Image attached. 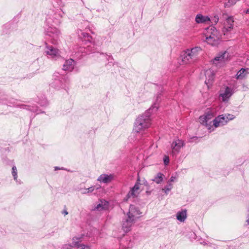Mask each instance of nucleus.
I'll use <instances>...</instances> for the list:
<instances>
[{
  "mask_svg": "<svg viewBox=\"0 0 249 249\" xmlns=\"http://www.w3.org/2000/svg\"><path fill=\"white\" fill-rule=\"evenodd\" d=\"M53 0L59 8H57L54 6V8L47 15L45 21V34L51 38V42L53 44H57L60 36V31L53 26V24L59 25L61 23L62 18L65 14L61 8L64 6V3L62 0Z\"/></svg>",
  "mask_w": 249,
  "mask_h": 249,
  "instance_id": "f257e3e1",
  "label": "nucleus"
},
{
  "mask_svg": "<svg viewBox=\"0 0 249 249\" xmlns=\"http://www.w3.org/2000/svg\"><path fill=\"white\" fill-rule=\"evenodd\" d=\"M161 96V93L157 94L156 101L151 107L144 114L137 118L134 125V129L136 132H140L149 127L151 124L150 114L153 111H156L158 110Z\"/></svg>",
  "mask_w": 249,
  "mask_h": 249,
  "instance_id": "f03ea898",
  "label": "nucleus"
},
{
  "mask_svg": "<svg viewBox=\"0 0 249 249\" xmlns=\"http://www.w3.org/2000/svg\"><path fill=\"white\" fill-rule=\"evenodd\" d=\"M80 29L77 31V34L79 38L81 40L83 43L82 48L84 50L81 51L82 53H85L86 54L89 53H94V44L93 43V38L89 33L84 32V29H88L89 31L91 30L89 28V23L88 20L84 21L83 22L81 23L79 25Z\"/></svg>",
  "mask_w": 249,
  "mask_h": 249,
  "instance_id": "7ed1b4c3",
  "label": "nucleus"
},
{
  "mask_svg": "<svg viewBox=\"0 0 249 249\" xmlns=\"http://www.w3.org/2000/svg\"><path fill=\"white\" fill-rule=\"evenodd\" d=\"M18 101L14 98H8L6 97H2L0 98V103L2 104H5L8 106L13 107H18L21 109H26L32 112L38 114L39 113H43L44 112L42 111L36 106L35 105H29L20 104L18 103Z\"/></svg>",
  "mask_w": 249,
  "mask_h": 249,
  "instance_id": "20e7f679",
  "label": "nucleus"
},
{
  "mask_svg": "<svg viewBox=\"0 0 249 249\" xmlns=\"http://www.w3.org/2000/svg\"><path fill=\"white\" fill-rule=\"evenodd\" d=\"M53 81L50 85L53 88L59 90L61 89H66L69 84V79L66 75L55 72L53 75Z\"/></svg>",
  "mask_w": 249,
  "mask_h": 249,
  "instance_id": "39448f33",
  "label": "nucleus"
},
{
  "mask_svg": "<svg viewBox=\"0 0 249 249\" xmlns=\"http://www.w3.org/2000/svg\"><path fill=\"white\" fill-rule=\"evenodd\" d=\"M206 33V40L207 42L212 46H215L219 43V37L218 33L215 27L211 26L207 29Z\"/></svg>",
  "mask_w": 249,
  "mask_h": 249,
  "instance_id": "423d86ee",
  "label": "nucleus"
},
{
  "mask_svg": "<svg viewBox=\"0 0 249 249\" xmlns=\"http://www.w3.org/2000/svg\"><path fill=\"white\" fill-rule=\"evenodd\" d=\"M197 49V48H194L191 50H187L181 53L180 58L181 59L183 64L190 63L191 60L196 58Z\"/></svg>",
  "mask_w": 249,
  "mask_h": 249,
  "instance_id": "0eeeda50",
  "label": "nucleus"
},
{
  "mask_svg": "<svg viewBox=\"0 0 249 249\" xmlns=\"http://www.w3.org/2000/svg\"><path fill=\"white\" fill-rule=\"evenodd\" d=\"M229 57L230 54L227 51H222L214 58L213 62L217 66H222L229 60Z\"/></svg>",
  "mask_w": 249,
  "mask_h": 249,
  "instance_id": "6e6552de",
  "label": "nucleus"
},
{
  "mask_svg": "<svg viewBox=\"0 0 249 249\" xmlns=\"http://www.w3.org/2000/svg\"><path fill=\"white\" fill-rule=\"evenodd\" d=\"M234 92V91L233 88L226 86L224 91L222 90H220L219 96L222 102H228Z\"/></svg>",
  "mask_w": 249,
  "mask_h": 249,
  "instance_id": "1a4fd4ad",
  "label": "nucleus"
},
{
  "mask_svg": "<svg viewBox=\"0 0 249 249\" xmlns=\"http://www.w3.org/2000/svg\"><path fill=\"white\" fill-rule=\"evenodd\" d=\"M139 179H138L137 182L134 185V186L131 188L130 191L128 193L126 196V197L125 198V200L127 201L128 199L130 198H135L137 197L140 194L141 190L140 188L141 184L139 182H138Z\"/></svg>",
  "mask_w": 249,
  "mask_h": 249,
  "instance_id": "9d476101",
  "label": "nucleus"
},
{
  "mask_svg": "<svg viewBox=\"0 0 249 249\" xmlns=\"http://www.w3.org/2000/svg\"><path fill=\"white\" fill-rule=\"evenodd\" d=\"M141 213L139 210L134 205H130L128 212L127 213V217L136 221L140 217Z\"/></svg>",
  "mask_w": 249,
  "mask_h": 249,
  "instance_id": "9b49d317",
  "label": "nucleus"
},
{
  "mask_svg": "<svg viewBox=\"0 0 249 249\" xmlns=\"http://www.w3.org/2000/svg\"><path fill=\"white\" fill-rule=\"evenodd\" d=\"M45 50L44 53L49 57L53 58L59 55V51L57 49L52 46H49L45 43Z\"/></svg>",
  "mask_w": 249,
  "mask_h": 249,
  "instance_id": "f8f14e48",
  "label": "nucleus"
},
{
  "mask_svg": "<svg viewBox=\"0 0 249 249\" xmlns=\"http://www.w3.org/2000/svg\"><path fill=\"white\" fill-rule=\"evenodd\" d=\"M184 145L183 141L181 140H175L171 144L172 153L174 155L178 153L181 147Z\"/></svg>",
  "mask_w": 249,
  "mask_h": 249,
  "instance_id": "ddd939ff",
  "label": "nucleus"
},
{
  "mask_svg": "<svg viewBox=\"0 0 249 249\" xmlns=\"http://www.w3.org/2000/svg\"><path fill=\"white\" fill-rule=\"evenodd\" d=\"M228 122L226 115H219L213 120V125L215 127H217L226 124Z\"/></svg>",
  "mask_w": 249,
  "mask_h": 249,
  "instance_id": "4468645a",
  "label": "nucleus"
},
{
  "mask_svg": "<svg viewBox=\"0 0 249 249\" xmlns=\"http://www.w3.org/2000/svg\"><path fill=\"white\" fill-rule=\"evenodd\" d=\"M152 153H148V151H144V153H140L137 157V159L142 162L143 166H148V164L147 162V160L149 159H151L152 158Z\"/></svg>",
  "mask_w": 249,
  "mask_h": 249,
  "instance_id": "2eb2a0df",
  "label": "nucleus"
},
{
  "mask_svg": "<svg viewBox=\"0 0 249 249\" xmlns=\"http://www.w3.org/2000/svg\"><path fill=\"white\" fill-rule=\"evenodd\" d=\"M76 65V62L72 59L70 58L66 60L63 65L62 70L64 71L71 72L74 70Z\"/></svg>",
  "mask_w": 249,
  "mask_h": 249,
  "instance_id": "dca6fc26",
  "label": "nucleus"
},
{
  "mask_svg": "<svg viewBox=\"0 0 249 249\" xmlns=\"http://www.w3.org/2000/svg\"><path fill=\"white\" fill-rule=\"evenodd\" d=\"M233 22L234 20L232 17L230 16L227 18L223 29V32L224 34L232 29L233 27Z\"/></svg>",
  "mask_w": 249,
  "mask_h": 249,
  "instance_id": "f3484780",
  "label": "nucleus"
},
{
  "mask_svg": "<svg viewBox=\"0 0 249 249\" xmlns=\"http://www.w3.org/2000/svg\"><path fill=\"white\" fill-rule=\"evenodd\" d=\"M135 222L132 219L127 217L123 221L122 228L124 231L127 232L130 231L132 226Z\"/></svg>",
  "mask_w": 249,
  "mask_h": 249,
  "instance_id": "a211bd4d",
  "label": "nucleus"
},
{
  "mask_svg": "<svg viewBox=\"0 0 249 249\" xmlns=\"http://www.w3.org/2000/svg\"><path fill=\"white\" fill-rule=\"evenodd\" d=\"M113 178L112 175H107L103 174L98 178V180L100 182L107 183L111 181Z\"/></svg>",
  "mask_w": 249,
  "mask_h": 249,
  "instance_id": "6ab92c4d",
  "label": "nucleus"
},
{
  "mask_svg": "<svg viewBox=\"0 0 249 249\" xmlns=\"http://www.w3.org/2000/svg\"><path fill=\"white\" fill-rule=\"evenodd\" d=\"M109 207V203L107 201L105 200H100L99 204L95 208V210L101 211L102 210H106L108 209Z\"/></svg>",
  "mask_w": 249,
  "mask_h": 249,
  "instance_id": "aec40b11",
  "label": "nucleus"
},
{
  "mask_svg": "<svg viewBox=\"0 0 249 249\" xmlns=\"http://www.w3.org/2000/svg\"><path fill=\"white\" fill-rule=\"evenodd\" d=\"M176 218L178 220L181 222H184L187 218V210L184 209L178 211L176 214Z\"/></svg>",
  "mask_w": 249,
  "mask_h": 249,
  "instance_id": "412c9836",
  "label": "nucleus"
},
{
  "mask_svg": "<svg viewBox=\"0 0 249 249\" xmlns=\"http://www.w3.org/2000/svg\"><path fill=\"white\" fill-rule=\"evenodd\" d=\"M248 70H249V68H241L236 73V79L242 80L245 78L248 74Z\"/></svg>",
  "mask_w": 249,
  "mask_h": 249,
  "instance_id": "4be33fe9",
  "label": "nucleus"
},
{
  "mask_svg": "<svg viewBox=\"0 0 249 249\" xmlns=\"http://www.w3.org/2000/svg\"><path fill=\"white\" fill-rule=\"evenodd\" d=\"M196 21L197 23H204L210 20L208 16H204L201 14H197L196 17Z\"/></svg>",
  "mask_w": 249,
  "mask_h": 249,
  "instance_id": "5701e85b",
  "label": "nucleus"
},
{
  "mask_svg": "<svg viewBox=\"0 0 249 249\" xmlns=\"http://www.w3.org/2000/svg\"><path fill=\"white\" fill-rule=\"evenodd\" d=\"M102 54L104 55L106 57L107 60L108 61V63L106 65V67L107 68L111 66H114L116 63L117 64V63L114 61V59L112 55H108L106 53L104 54L103 53H102Z\"/></svg>",
  "mask_w": 249,
  "mask_h": 249,
  "instance_id": "b1692460",
  "label": "nucleus"
},
{
  "mask_svg": "<svg viewBox=\"0 0 249 249\" xmlns=\"http://www.w3.org/2000/svg\"><path fill=\"white\" fill-rule=\"evenodd\" d=\"M206 81L205 83L208 84L211 83L214 79V74L211 71H207L205 73Z\"/></svg>",
  "mask_w": 249,
  "mask_h": 249,
  "instance_id": "393cba45",
  "label": "nucleus"
},
{
  "mask_svg": "<svg viewBox=\"0 0 249 249\" xmlns=\"http://www.w3.org/2000/svg\"><path fill=\"white\" fill-rule=\"evenodd\" d=\"M213 116L212 113L208 112L206 113L205 115L200 116L199 119L202 123H205L207 124V123L213 117Z\"/></svg>",
  "mask_w": 249,
  "mask_h": 249,
  "instance_id": "a878e982",
  "label": "nucleus"
},
{
  "mask_svg": "<svg viewBox=\"0 0 249 249\" xmlns=\"http://www.w3.org/2000/svg\"><path fill=\"white\" fill-rule=\"evenodd\" d=\"M123 247L125 249H131L133 247L134 243L131 239L128 238L122 243Z\"/></svg>",
  "mask_w": 249,
  "mask_h": 249,
  "instance_id": "bb28decb",
  "label": "nucleus"
},
{
  "mask_svg": "<svg viewBox=\"0 0 249 249\" xmlns=\"http://www.w3.org/2000/svg\"><path fill=\"white\" fill-rule=\"evenodd\" d=\"M163 175L161 173L159 172L157 176L154 177V178H153L152 180L157 183V184L160 183L162 181L163 179Z\"/></svg>",
  "mask_w": 249,
  "mask_h": 249,
  "instance_id": "cd10ccee",
  "label": "nucleus"
},
{
  "mask_svg": "<svg viewBox=\"0 0 249 249\" xmlns=\"http://www.w3.org/2000/svg\"><path fill=\"white\" fill-rule=\"evenodd\" d=\"M12 26L11 23H6L2 26V32L3 34H7L10 32V29Z\"/></svg>",
  "mask_w": 249,
  "mask_h": 249,
  "instance_id": "c85d7f7f",
  "label": "nucleus"
},
{
  "mask_svg": "<svg viewBox=\"0 0 249 249\" xmlns=\"http://www.w3.org/2000/svg\"><path fill=\"white\" fill-rule=\"evenodd\" d=\"M173 188V184L170 182H167V185L164 187V188L162 189V190L166 194H168L169 192Z\"/></svg>",
  "mask_w": 249,
  "mask_h": 249,
  "instance_id": "c756f323",
  "label": "nucleus"
},
{
  "mask_svg": "<svg viewBox=\"0 0 249 249\" xmlns=\"http://www.w3.org/2000/svg\"><path fill=\"white\" fill-rule=\"evenodd\" d=\"M82 235H78L77 236L74 237L72 239V244L73 246L77 247L79 246L80 245H78V243L82 241Z\"/></svg>",
  "mask_w": 249,
  "mask_h": 249,
  "instance_id": "7c9ffc66",
  "label": "nucleus"
},
{
  "mask_svg": "<svg viewBox=\"0 0 249 249\" xmlns=\"http://www.w3.org/2000/svg\"><path fill=\"white\" fill-rule=\"evenodd\" d=\"M3 162L4 164H8L12 166V171H17V167L13 164V160H9L6 159H3Z\"/></svg>",
  "mask_w": 249,
  "mask_h": 249,
  "instance_id": "2f4dec72",
  "label": "nucleus"
},
{
  "mask_svg": "<svg viewBox=\"0 0 249 249\" xmlns=\"http://www.w3.org/2000/svg\"><path fill=\"white\" fill-rule=\"evenodd\" d=\"M38 104L41 107H45L48 105V102L46 98L42 97L38 101Z\"/></svg>",
  "mask_w": 249,
  "mask_h": 249,
  "instance_id": "473e14b6",
  "label": "nucleus"
},
{
  "mask_svg": "<svg viewBox=\"0 0 249 249\" xmlns=\"http://www.w3.org/2000/svg\"><path fill=\"white\" fill-rule=\"evenodd\" d=\"M238 0H228V2L225 3V7H229L232 5H233Z\"/></svg>",
  "mask_w": 249,
  "mask_h": 249,
  "instance_id": "72a5a7b5",
  "label": "nucleus"
},
{
  "mask_svg": "<svg viewBox=\"0 0 249 249\" xmlns=\"http://www.w3.org/2000/svg\"><path fill=\"white\" fill-rule=\"evenodd\" d=\"M163 160L165 165H167L169 163L170 159L168 156H164Z\"/></svg>",
  "mask_w": 249,
  "mask_h": 249,
  "instance_id": "f704fd0d",
  "label": "nucleus"
},
{
  "mask_svg": "<svg viewBox=\"0 0 249 249\" xmlns=\"http://www.w3.org/2000/svg\"><path fill=\"white\" fill-rule=\"evenodd\" d=\"M73 247H74V246H73V245L72 244H67L64 245L63 247V249H71V248H72Z\"/></svg>",
  "mask_w": 249,
  "mask_h": 249,
  "instance_id": "c9c22d12",
  "label": "nucleus"
},
{
  "mask_svg": "<svg viewBox=\"0 0 249 249\" xmlns=\"http://www.w3.org/2000/svg\"><path fill=\"white\" fill-rule=\"evenodd\" d=\"M226 116L227 117V119L228 122L229 121L232 120L235 118V116L232 114H228L226 115Z\"/></svg>",
  "mask_w": 249,
  "mask_h": 249,
  "instance_id": "e433bc0d",
  "label": "nucleus"
},
{
  "mask_svg": "<svg viewBox=\"0 0 249 249\" xmlns=\"http://www.w3.org/2000/svg\"><path fill=\"white\" fill-rule=\"evenodd\" d=\"M198 138L197 137L193 136L189 138V142H194V141H196V140H198Z\"/></svg>",
  "mask_w": 249,
  "mask_h": 249,
  "instance_id": "4c0bfd02",
  "label": "nucleus"
},
{
  "mask_svg": "<svg viewBox=\"0 0 249 249\" xmlns=\"http://www.w3.org/2000/svg\"><path fill=\"white\" fill-rule=\"evenodd\" d=\"M77 249H89V247L88 246H86L84 245H80L79 246L77 247Z\"/></svg>",
  "mask_w": 249,
  "mask_h": 249,
  "instance_id": "58836bf2",
  "label": "nucleus"
},
{
  "mask_svg": "<svg viewBox=\"0 0 249 249\" xmlns=\"http://www.w3.org/2000/svg\"><path fill=\"white\" fill-rule=\"evenodd\" d=\"M218 20L219 18L217 16H214L212 19L213 22H214L215 23H216L218 21Z\"/></svg>",
  "mask_w": 249,
  "mask_h": 249,
  "instance_id": "ea45409f",
  "label": "nucleus"
},
{
  "mask_svg": "<svg viewBox=\"0 0 249 249\" xmlns=\"http://www.w3.org/2000/svg\"><path fill=\"white\" fill-rule=\"evenodd\" d=\"M66 170V169H65V168L62 167H58V166H55L54 167V170L56 171V170Z\"/></svg>",
  "mask_w": 249,
  "mask_h": 249,
  "instance_id": "a19ab883",
  "label": "nucleus"
},
{
  "mask_svg": "<svg viewBox=\"0 0 249 249\" xmlns=\"http://www.w3.org/2000/svg\"><path fill=\"white\" fill-rule=\"evenodd\" d=\"M13 176L14 177V179L18 182L17 180V172H12Z\"/></svg>",
  "mask_w": 249,
  "mask_h": 249,
  "instance_id": "79ce46f5",
  "label": "nucleus"
},
{
  "mask_svg": "<svg viewBox=\"0 0 249 249\" xmlns=\"http://www.w3.org/2000/svg\"><path fill=\"white\" fill-rule=\"evenodd\" d=\"M176 177L172 176L170 179L168 181V182H170L171 183H172L176 180Z\"/></svg>",
  "mask_w": 249,
  "mask_h": 249,
  "instance_id": "37998d69",
  "label": "nucleus"
},
{
  "mask_svg": "<svg viewBox=\"0 0 249 249\" xmlns=\"http://www.w3.org/2000/svg\"><path fill=\"white\" fill-rule=\"evenodd\" d=\"M94 190V187L91 186L88 188V193L92 192Z\"/></svg>",
  "mask_w": 249,
  "mask_h": 249,
  "instance_id": "c03bdc74",
  "label": "nucleus"
},
{
  "mask_svg": "<svg viewBox=\"0 0 249 249\" xmlns=\"http://www.w3.org/2000/svg\"><path fill=\"white\" fill-rule=\"evenodd\" d=\"M82 194H83L88 193V188L84 189L83 190V191H82Z\"/></svg>",
  "mask_w": 249,
  "mask_h": 249,
  "instance_id": "a18cd8bd",
  "label": "nucleus"
},
{
  "mask_svg": "<svg viewBox=\"0 0 249 249\" xmlns=\"http://www.w3.org/2000/svg\"><path fill=\"white\" fill-rule=\"evenodd\" d=\"M149 141H150V139H146V140H143V141L145 143H146V142H149Z\"/></svg>",
  "mask_w": 249,
  "mask_h": 249,
  "instance_id": "49530a36",
  "label": "nucleus"
},
{
  "mask_svg": "<svg viewBox=\"0 0 249 249\" xmlns=\"http://www.w3.org/2000/svg\"><path fill=\"white\" fill-rule=\"evenodd\" d=\"M246 13L247 14H249V9H247V10H246Z\"/></svg>",
  "mask_w": 249,
  "mask_h": 249,
  "instance_id": "de8ad7c7",
  "label": "nucleus"
},
{
  "mask_svg": "<svg viewBox=\"0 0 249 249\" xmlns=\"http://www.w3.org/2000/svg\"><path fill=\"white\" fill-rule=\"evenodd\" d=\"M64 213L65 214H68V212L67 211H65Z\"/></svg>",
  "mask_w": 249,
  "mask_h": 249,
  "instance_id": "09e8293b",
  "label": "nucleus"
}]
</instances>
